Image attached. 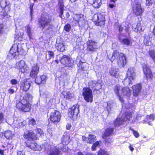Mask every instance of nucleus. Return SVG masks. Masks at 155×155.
<instances>
[{
	"label": "nucleus",
	"instance_id": "8fccbe9b",
	"mask_svg": "<svg viewBox=\"0 0 155 155\" xmlns=\"http://www.w3.org/2000/svg\"><path fill=\"white\" fill-rule=\"evenodd\" d=\"M4 119V117L3 113L0 112V124L3 123Z\"/></svg>",
	"mask_w": 155,
	"mask_h": 155
},
{
	"label": "nucleus",
	"instance_id": "423d86ee",
	"mask_svg": "<svg viewBox=\"0 0 155 155\" xmlns=\"http://www.w3.org/2000/svg\"><path fill=\"white\" fill-rule=\"evenodd\" d=\"M82 95L87 102H92L93 96L91 90L89 87H84L82 90Z\"/></svg>",
	"mask_w": 155,
	"mask_h": 155
},
{
	"label": "nucleus",
	"instance_id": "cd10ccee",
	"mask_svg": "<svg viewBox=\"0 0 155 155\" xmlns=\"http://www.w3.org/2000/svg\"><path fill=\"white\" fill-rule=\"evenodd\" d=\"M122 117L121 119L117 118L114 121V126L116 127H118L120 125L123 124L125 120V118H123Z\"/></svg>",
	"mask_w": 155,
	"mask_h": 155
},
{
	"label": "nucleus",
	"instance_id": "39448f33",
	"mask_svg": "<svg viewBox=\"0 0 155 155\" xmlns=\"http://www.w3.org/2000/svg\"><path fill=\"white\" fill-rule=\"evenodd\" d=\"M23 51V49L21 44H15L13 45L10 51V53L14 58H17L20 54Z\"/></svg>",
	"mask_w": 155,
	"mask_h": 155
},
{
	"label": "nucleus",
	"instance_id": "4be33fe9",
	"mask_svg": "<svg viewBox=\"0 0 155 155\" xmlns=\"http://www.w3.org/2000/svg\"><path fill=\"white\" fill-rule=\"evenodd\" d=\"M48 152L49 155H62L60 150L55 147H51V149Z\"/></svg>",
	"mask_w": 155,
	"mask_h": 155
},
{
	"label": "nucleus",
	"instance_id": "ea45409f",
	"mask_svg": "<svg viewBox=\"0 0 155 155\" xmlns=\"http://www.w3.org/2000/svg\"><path fill=\"white\" fill-rule=\"evenodd\" d=\"M98 155H108L107 152L103 149H101L98 153Z\"/></svg>",
	"mask_w": 155,
	"mask_h": 155
},
{
	"label": "nucleus",
	"instance_id": "4c0bfd02",
	"mask_svg": "<svg viewBox=\"0 0 155 155\" xmlns=\"http://www.w3.org/2000/svg\"><path fill=\"white\" fill-rule=\"evenodd\" d=\"M71 25L69 24H67L64 27V30L67 32H69L71 30Z\"/></svg>",
	"mask_w": 155,
	"mask_h": 155
},
{
	"label": "nucleus",
	"instance_id": "aec40b11",
	"mask_svg": "<svg viewBox=\"0 0 155 155\" xmlns=\"http://www.w3.org/2000/svg\"><path fill=\"white\" fill-rule=\"evenodd\" d=\"M0 6L1 10H3L4 8V10L7 12H9L10 10V6L9 4H7V2L6 0H2L0 2Z\"/></svg>",
	"mask_w": 155,
	"mask_h": 155
},
{
	"label": "nucleus",
	"instance_id": "7c9ffc66",
	"mask_svg": "<svg viewBox=\"0 0 155 155\" xmlns=\"http://www.w3.org/2000/svg\"><path fill=\"white\" fill-rule=\"evenodd\" d=\"M57 44L56 48L58 51L63 52L65 51V47L63 43H58L57 41Z\"/></svg>",
	"mask_w": 155,
	"mask_h": 155
},
{
	"label": "nucleus",
	"instance_id": "a878e982",
	"mask_svg": "<svg viewBox=\"0 0 155 155\" xmlns=\"http://www.w3.org/2000/svg\"><path fill=\"white\" fill-rule=\"evenodd\" d=\"M118 71V69L112 67L109 70V73L111 76L117 78L119 76Z\"/></svg>",
	"mask_w": 155,
	"mask_h": 155
},
{
	"label": "nucleus",
	"instance_id": "c9c22d12",
	"mask_svg": "<svg viewBox=\"0 0 155 155\" xmlns=\"http://www.w3.org/2000/svg\"><path fill=\"white\" fill-rule=\"evenodd\" d=\"M119 39L120 42L124 44L125 45L126 43V37L122 35H120Z\"/></svg>",
	"mask_w": 155,
	"mask_h": 155
},
{
	"label": "nucleus",
	"instance_id": "b1692460",
	"mask_svg": "<svg viewBox=\"0 0 155 155\" xmlns=\"http://www.w3.org/2000/svg\"><path fill=\"white\" fill-rule=\"evenodd\" d=\"M87 1L95 8H99L101 4L100 0H87Z\"/></svg>",
	"mask_w": 155,
	"mask_h": 155
},
{
	"label": "nucleus",
	"instance_id": "412c9836",
	"mask_svg": "<svg viewBox=\"0 0 155 155\" xmlns=\"http://www.w3.org/2000/svg\"><path fill=\"white\" fill-rule=\"evenodd\" d=\"M134 106L133 105H130V106L127 107V110H127V121L130 120L132 119V114L133 113L134 110L133 108Z\"/></svg>",
	"mask_w": 155,
	"mask_h": 155
},
{
	"label": "nucleus",
	"instance_id": "9b49d317",
	"mask_svg": "<svg viewBox=\"0 0 155 155\" xmlns=\"http://www.w3.org/2000/svg\"><path fill=\"white\" fill-rule=\"evenodd\" d=\"M61 64L64 65L66 66L71 67L73 64V61L72 58L67 55H63L60 59Z\"/></svg>",
	"mask_w": 155,
	"mask_h": 155
},
{
	"label": "nucleus",
	"instance_id": "c756f323",
	"mask_svg": "<svg viewBox=\"0 0 155 155\" xmlns=\"http://www.w3.org/2000/svg\"><path fill=\"white\" fill-rule=\"evenodd\" d=\"M96 137L95 135L91 134H89L87 137V143L91 144L95 142L96 140Z\"/></svg>",
	"mask_w": 155,
	"mask_h": 155
},
{
	"label": "nucleus",
	"instance_id": "c03bdc74",
	"mask_svg": "<svg viewBox=\"0 0 155 155\" xmlns=\"http://www.w3.org/2000/svg\"><path fill=\"white\" fill-rule=\"evenodd\" d=\"M88 84L89 87L94 88L96 85V81H89Z\"/></svg>",
	"mask_w": 155,
	"mask_h": 155
},
{
	"label": "nucleus",
	"instance_id": "7ed1b4c3",
	"mask_svg": "<svg viewBox=\"0 0 155 155\" xmlns=\"http://www.w3.org/2000/svg\"><path fill=\"white\" fill-rule=\"evenodd\" d=\"M92 20L96 22L95 24L97 26L104 27L105 25V19L104 15L101 13L94 14Z\"/></svg>",
	"mask_w": 155,
	"mask_h": 155
},
{
	"label": "nucleus",
	"instance_id": "49530a36",
	"mask_svg": "<svg viewBox=\"0 0 155 155\" xmlns=\"http://www.w3.org/2000/svg\"><path fill=\"white\" fill-rule=\"evenodd\" d=\"M36 124L35 120L33 119H31L29 120L28 124L30 125L33 126Z\"/></svg>",
	"mask_w": 155,
	"mask_h": 155
},
{
	"label": "nucleus",
	"instance_id": "338daca9",
	"mask_svg": "<svg viewBox=\"0 0 155 155\" xmlns=\"http://www.w3.org/2000/svg\"><path fill=\"white\" fill-rule=\"evenodd\" d=\"M152 32L153 35L155 37V24L153 25Z\"/></svg>",
	"mask_w": 155,
	"mask_h": 155
},
{
	"label": "nucleus",
	"instance_id": "603ef678",
	"mask_svg": "<svg viewBox=\"0 0 155 155\" xmlns=\"http://www.w3.org/2000/svg\"><path fill=\"white\" fill-rule=\"evenodd\" d=\"M34 5V4L33 3H31L30 5V14L31 17L32 16V12L33 11V8Z\"/></svg>",
	"mask_w": 155,
	"mask_h": 155
},
{
	"label": "nucleus",
	"instance_id": "1a4fd4ad",
	"mask_svg": "<svg viewBox=\"0 0 155 155\" xmlns=\"http://www.w3.org/2000/svg\"><path fill=\"white\" fill-rule=\"evenodd\" d=\"M61 117L60 112L58 111L54 110L51 113L50 118L52 122L56 124L60 121Z\"/></svg>",
	"mask_w": 155,
	"mask_h": 155
},
{
	"label": "nucleus",
	"instance_id": "0e129e2a",
	"mask_svg": "<svg viewBox=\"0 0 155 155\" xmlns=\"http://www.w3.org/2000/svg\"><path fill=\"white\" fill-rule=\"evenodd\" d=\"M14 90L13 89H10L8 90V92L10 94H12L14 93Z\"/></svg>",
	"mask_w": 155,
	"mask_h": 155
},
{
	"label": "nucleus",
	"instance_id": "e433bc0d",
	"mask_svg": "<svg viewBox=\"0 0 155 155\" xmlns=\"http://www.w3.org/2000/svg\"><path fill=\"white\" fill-rule=\"evenodd\" d=\"M31 29V28L28 25L26 28V32L30 39L32 38V33Z\"/></svg>",
	"mask_w": 155,
	"mask_h": 155
},
{
	"label": "nucleus",
	"instance_id": "13d9d810",
	"mask_svg": "<svg viewBox=\"0 0 155 155\" xmlns=\"http://www.w3.org/2000/svg\"><path fill=\"white\" fill-rule=\"evenodd\" d=\"M17 122H18V124H17V126L19 127H21L22 126V120L21 121L20 120H17Z\"/></svg>",
	"mask_w": 155,
	"mask_h": 155
},
{
	"label": "nucleus",
	"instance_id": "0eeeda50",
	"mask_svg": "<svg viewBox=\"0 0 155 155\" xmlns=\"http://www.w3.org/2000/svg\"><path fill=\"white\" fill-rule=\"evenodd\" d=\"M127 73V81L128 83V85H130L133 84L132 81L135 78V73L134 72V68L130 67L128 69Z\"/></svg>",
	"mask_w": 155,
	"mask_h": 155
},
{
	"label": "nucleus",
	"instance_id": "72a5a7b5",
	"mask_svg": "<svg viewBox=\"0 0 155 155\" xmlns=\"http://www.w3.org/2000/svg\"><path fill=\"white\" fill-rule=\"evenodd\" d=\"M148 53L150 56L155 63V50H150L148 51Z\"/></svg>",
	"mask_w": 155,
	"mask_h": 155
},
{
	"label": "nucleus",
	"instance_id": "f257e3e1",
	"mask_svg": "<svg viewBox=\"0 0 155 155\" xmlns=\"http://www.w3.org/2000/svg\"><path fill=\"white\" fill-rule=\"evenodd\" d=\"M54 20V18L48 13L42 14L38 21L40 27L43 29H52L53 25L50 24V23Z\"/></svg>",
	"mask_w": 155,
	"mask_h": 155
},
{
	"label": "nucleus",
	"instance_id": "5fc2aeb1",
	"mask_svg": "<svg viewBox=\"0 0 155 155\" xmlns=\"http://www.w3.org/2000/svg\"><path fill=\"white\" fill-rule=\"evenodd\" d=\"M132 42L131 39L127 38V45L131 46Z\"/></svg>",
	"mask_w": 155,
	"mask_h": 155
},
{
	"label": "nucleus",
	"instance_id": "680f3d73",
	"mask_svg": "<svg viewBox=\"0 0 155 155\" xmlns=\"http://www.w3.org/2000/svg\"><path fill=\"white\" fill-rule=\"evenodd\" d=\"M152 16L153 18L155 20V9L153 10L152 12Z\"/></svg>",
	"mask_w": 155,
	"mask_h": 155
},
{
	"label": "nucleus",
	"instance_id": "473e14b6",
	"mask_svg": "<svg viewBox=\"0 0 155 155\" xmlns=\"http://www.w3.org/2000/svg\"><path fill=\"white\" fill-rule=\"evenodd\" d=\"M64 97L66 99H71L73 97L74 94L69 91H64L63 92Z\"/></svg>",
	"mask_w": 155,
	"mask_h": 155
},
{
	"label": "nucleus",
	"instance_id": "ddd939ff",
	"mask_svg": "<svg viewBox=\"0 0 155 155\" xmlns=\"http://www.w3.org/2000/svg\"><path fill=\"white\" fill-rule=\"evenodd\" d=\"M74 19L77 22L79 27L83 26L85 23V17L82 14L75 15L74 17Z\"/></svg>",
	"mask_w": 155,
	"mask_h": 155
},
{
	"label": "nucleus",
	"instance_id": "f8f14e48",
	"mask_svg": "<svg viewBox=\"0 0 155 155\" xmlns=\"http://www.w3.org/2000/svg\"><path fill=\"white\" fill-rule=\"evenodd\" d=\"M132 94L134 96L137 97L141 93L142 89V84L138 83L133 85L131 87Z\"/></svg>",
	"mask_w": 155,
	"mask_h": 155
},
{
	"label": "nucleus",
	"instance_id": "052dcab7",
	"mask_svg": "<svg viewBox=\"0 0 155 155\" xmlns=\"http://www.w3.org/2000/svg\"><path fill=\"white\" fill-rule=\"evenodd\" d=\"M66 146H64L63 148H62L61 147H58V148L60 149L62 151H64V152H66L67 151V149H66V148L65 147V148H64V147H66Z\"/></svg>",
	"mask_w": 155,
	"mask_h": 155
},
{
	"label": "nucleus",
	"instance_id": "e2e57ef3",
	"mask_svg": "<svg viewBox=\"0 0 155 155\" xmlns=\"http://www.w3.org/2000/svg\"><path fill=\"white\" fill-rule=\"evenodd\" d=\"M129 91L128 92H127V97H130L131 95V91L129 88Z\"/></svg>",
	"mask_w": 155,
	"mask_h": 155
},
{
	"label": "nucleus",
	"instance_id": "69168bd1",
	"mask_svg": "<svg viewBox=\"0 0 155 155\" xmlns=\"http://www.w3.org/2000/svg\"><path fill=\"white\" fill-rule=\"evenodd\" d=\"M129 148L131 151H133L134 150V148L133 147V145L131 144H130L129 147Z\"/></svg>",
	"mask_w": 155,
	"mask_h": 155
},
{
	"label": "nucleus",
	"instance_id": "3c124183",
	"mask_svg": "<svg viewBox=\"0 0 155 155\" xmlns=\"http://www.w3.org/2000/svg\"><path fill=\"white\" fill-rule=\"evenodd\" d=\"M36 133L40 135L43 134V132L40 129H37L35 130Z\"/></svg>",
	"mask_w": 155,
	"mask_h": 155
},
{
	"label": "nucleus",
	"instance_id": "f704fd0d",
	"mask_svg": "<svg viewBox=\"0 0 155 155\" xmlns=\"http://www.w3.org/2000/svg\"><path fill=\"white\" fill-rule=\"evenodd\" d=\"M14 134L10 130H7L5 132V136L7 139H9L13 136Z\"/></svg>",
	"mask_w": 155,
	"mask_h": 155
},
{
	"label": "nucleus",
	"instance_id": "58836bf2",
	"mask_svg": "<svg viewBox=\"0 0 155 155\" xmlns=\"http://www.w3.org/2000/svg\"><path fill=\"white\" fill-rule=\"evenodd\" d=\"M143 43L146 46H149L151 43V42L149 40V39L147 38L146 37H145L144 39Z\"/></svg>",
	"mask_w": 155,
	"mask_h": 155
},
{
	"label": "nucleus",
	"instance_id": "09e8293b",
	"mask_svg": "<svg viewBox=\"0 0 155 155\" xmlns=\"http://www.w3.org/2000/svg\"><path fill=\"white\" fill-rule=\"evenodd\" d=\"M48 55H49L48 59H50L51 58L53 57L54 56V54L53 52L52 51H49L48 52Z\"/></svg>",
	"mask_w": 155,
	"mask_h": 155
},
{
	"label": "nucleus",
	"instance_id": "79ce46f5",
	"mask_svg": "<svg viewBox=\"0 0 155 155\" xmlns=\"http://www.w3.org/2000/svg\"><path fill=\"white\" fill-rule=\"evenodd\" d=\"M131 130L133 132L134 136L135 138H137L140 137V134L137 131L133 129H132Z\"/></svg>",
	"mask_w": 155,
	"mask_h": 155
},
{
	"label": "nucleus",
	"instance_id": "393cba45",
	"mask_svg": "<svg viewBox=\"0 0 155 155\" xmlns=\"http://www.w3.org/2000/svg\"><path fill=\"white\" fill-rule=\"evenodd\" d=\"M70 141V136L67 134L63 135L61 138V142L64 145H67L69 143Z\"/></svg>",
	"mask_w": 155,
	"mask_h": 155
},
{
	"label": "nucleus",
	"instance_id": "5701e85b",
	"mask_svg": "<svg viewBox=\"0 0 155 155\" xmlns=\"http://www.w3.org/2000/svg\"><path fill=\"white\" fill-rule=\"evenodd\" d=\"M24 136L25 138L28 140H30L34 138L35 134L31 130H27L25 132Z\"/></svg>",
	"mask_w": 155,
	"mask_h": 155
},
{
	"label": "nucleus",
	"instance_id": "9d476101",
	"mask_svg": "<svg viewBox=\"0 0 155 155\" xmlns=\"http://www.w3.org/2000/svg\"><path fill=\"white\" fill-rule=\"evenodd\" d=\"M132 10L134 15L137 16H141L144 12L141 4L138 2H137L135 6L133 7Z\"/></svg>",
	"mask_w": 155,
	"mask_h": 155
},
{
	"label": "nucleus",
	"instance_id": "c85d7f7f",
	"mask_svg": "<svg viewBox=\"0 0 155 155\" xmlns=\"http://www.w3.org/2000/svg\"><path fill=\"white\" fill-rule=\"evenodd\" d=\"M113 131L114 129L111 128H109L106 129L105 130L103 135L102 136V138L105 139L107 137L110 136L112 134Z\"/></svg>",
	"mask_w": 155,
	"mask_h": 155
},
{
	"label": "nucleus",
	"instance_id": "6e6552de",
	"mask_svg": "<svg viewBox=\"0 0 155 155\" xmlns=\"http://www.w3.org/2000/svg\"><path fill=\"white\" fill-rule=\"evenodd\" d=\"M142 67L143 72L146 79L147 81L152 80L153 78V75L150 68L145 64Z\"/></svg>",
	"mask_w": 155,
	"mask_h": 155
},
{
	"label": "nucleus",
	"instance_id": "bb28decb",
	"mask_svg": "<svg viewBox=\"0 0 155 155\" xmlns=\"http://www.w3.org/2000/svg\"><path fill=\"white\" fill-rule=\"evenodd\" d=\"M31 83V81L29 80H27L24 81L21 86L23 87L24 91H27L30 88Z\"/></svg>",
	"mask_w": 155,
	"mask_h": 155
},
{
	"label": "nucleus",
	"instance_id": "dca6fc26",
	"mask_svg": "<svg viewBox=\"0 0 155 155\" xmlns=\"http://www.w3.org/2000/svg\"><path fill=\"white\" fill-rule=\"evenodd\" d=\"M16 67L19 71L24 73L26 71L28 68L25 64V62L22 60H21L16 63Z\"/></svg>",
	"mask_w": 155,
	"mask_h": 155
},
{
	"label": "nucleus",
	"instance_id": "a19ab883",
	"mask_svg": "<svg viewBox=\"0 0 155 155\" xmlns=\"http://www.w3.org/2000/svg\"><path fill=\"white\" fill-rule=\"evenodd\" d=\"M99 142L98 141H97L96 142L94 143L92 147H91V150L92 151H94L96 150V147L99 145Z\"/></svg>",
	"mask_w": 155,
	"mask_h": 155
},
{
	"label": "nucleus",
	"instance_id": "bf43d9fd",
	"mask_svg": "<svg viewBox=\"0 0 155 155\" xmlns=\"http://www.w3.org/2000/svg\"><path fill=\"white\" fill-rule=\"evenodd\" d=\"M82 139L83 141L87 143V137L84 136H82Z\"/></svg>",
	"mask_w": 155,
	"mask_h": 155
},
{
	"label": "nucleus",
	"instance_id": "4468645a",
	"mask_svg": "<svg viewBox=\"0 0 155 155\" xmlns=\"http://www.w3.org/2000/svg\"><path fill=\"white\" fill-rule=\"evenodd\" d=\"M79 105L77 104L73 106L70 109H69L68 114V116L70 118H72L74 115H77L79 113Z\"/></svg>",
	"mask_w": 155,
	"mask_h": 155
},
{
	"label": "nucleus",
	"instance_id": "a211bd4d",
	"mask_svg": "<svg viewBox=\"0 0 155 155\" xmlns=\"http://www.w3.org/2000/svg\"><path fill=\"white\" fill-rule=\"evenodd\" d=\"M39 66L37 64H34L32 67L31 71L30 72V76L33 78H36L39 72Z\"/></svg>",
	"mask_w": 155,
	"mask_h": 155
},
{
	"label": "nucleus",
	"instance_id": "de8ad7c7",
	"mask_svg": "<svg viewBox=\"0 0 155 155\" xmlns=\"http://www.w3.org/2000/svg\"><path fill=\"white\" fill-rule=\"evenodd\" d=\"M36 78L35 82L37 84H39L42 82L41 77H37V76Z\"/></svg>",
	"mask_w": 155,
	"mask_h": 155
},
{
	"label": "nucleus",
	"instance_id": "37998d69",
	"mask_svg": "<svg viewBox=\"0 0 155 155\" xmlns=\"http://www.w3.org/2000/svg\"><path fill=\"white\" fill-rule=\"evenodd\" d=\"M155 1L153 0H146V5L148 6H151L154 3Z\"/></svg>",
	"mask_w": 155,
	"mask_h": 155
},
{
	"label": "nucleus",
	"instance_id": "f03ea898",
	"mask_svg": "<svg viewBox=\"0 0 155 155\" xmlns=\"http://www.w3.org/2000/svg\"><path fill=\"white\" fill-rule=\"evenodd\" d=\"M32 96L30 94L27 93L25 94V98L17 104V108L20 110L24 112L29 111L31 105L29 101L32 100Z\"/></svg>",
	"mask_w": 155,
	"mask_h": 155
},
{
	"label": "nucleus",
	"instance_id": "774afa93",
	"mask_svg": "<svg viewBox=\"0 0 155 155\" xmlns=\"http://www.w3.org/2000/svg\"><path fill=\"white\" fill-rule=\"evenodd\" d=\"M4 28V25L3 24H0V33L2 31Z\"/></svg>",
	"mask_w": 155,
	"mask_h": 155
},
{
	"label": "nucleus",
	"instance_id": "6e6d98bb",
	"mask_svg": "<svg viewBox=\"0 0 155 155\" xmlns=\"http://www.w3.org/2000/svg\"><path fill=\"white\" fill-rule=\"evenodd\" d=\"M58 4L60 6V9H63L64 5L61 1H59L58 3Z\"/></svg>",
	"mask_w": 155,
	"mask_h": 155
},
{
	"label": "nucleus",
	"instance_id": "a18cd8bd",
	"mask_svg": "<svg viewBox=\"0 0 155 155\" xmlns=\"http://www.w3.org/2000/svg\"><path fill=\"white\" fill-rule=\"evenodd\" d=\"M101 86L102 85L100 83L96 82V85L94 88L95 90H98L101 88Z\"/></svg>",
	"mask_w": 155,
	"mask_h": 155
},
{
	"label": "nucleus",
	"instance_id": "f3484780",
	"mask_svg": "<svg viewBox=\"0 0 155 155\" xmlns=\"http://www.w3.org/2000/svg\"><path fill=\"white\" fill-rule=\"evenodd\" d=\"M87 49L90 51H95L97 49V43L94 41L89 40L87 42Z\"/></svg>",
	"mask_w": 155,
	"mask_h": 155
},
{
	"label": "nucleus",
	"instance_id": "2eb2a0df",
	"mask_svg": "<svg viewBox=\"0 0 155 155\" xmlns=\"http://www.w3.org/2000/svg\"><path fill=\"white\" fill-rule=\"evenodd\" d=\"M125 90V87H123L119 85L116 86L114 88V91L117 95L119 96V100L122 103L124 102V101L120 97V94L124 95V92Z\"/></svg>",
	"mask_w": 155,
	"mask_h": 155
},
{
	"label": "nucleus",
	"instance_id": "6ab92c4d",
	"mask_svg": "<svg viewBox=\"0 0 155 155\" xmlns=\"http://www.w3.org/2000/svg\"><path fill=\"white\" fill-rule=\"evenodd\" d=\"M26 146L27 147H30L31 150L35 151H40L41 150V146L38 145L34 141L30 143L28 142H27Z\"/></svg>",
	"mask_w": 155,
	"mask_h": 155
},
{
	"label": "nucleus",
	"instance_id": "2f4dec72",
	"mask_svg": "<svg viewBox=\"0 0 155 155\" xmlns=\"http://www.w3.org/2000/svg\"><path fill=\"white\" fill-rule=\"evenodd\" d=\"M155 119L154 115L153 114H150L149 115H147L146 116L145 119L143 120V123H147L149 120H150L153 121Z\"/></svg>",
	"mask_w": 155,
	"mask_h": 155
},
{
	"label": "nucleus",
	"instance_id": "864d4df0",
	"mask_svg": "<svg viewBox=\"0 0 155 155\" xmlns=\"http://www.w3.org/2000/svg\"><path fill=\"white\" fill-rule=\"evenodd\" d=\"M41 80L43 83L45 82L47 77L45 75H42L41 77Z\"/></svg>",
	"mask_w": 155,
	"mask_h": 155
},
{
	"label": "nucleus",
	"instance_id": "20e7f679",
	"mask_svg": "<svg viewBox=\"0 0 155 155\" xmlns=\"http://www.w3.org/2000/svg\"><path fill=\"white\" fill-rule=\"evenodd\" d=\"M115 59L119 60L120 63L123 65V67L126 65V58L123 53H119L117 51H114L110 59L113 62Z\"/></svg>",
	"mask_w": 155,
	"mask_h": 155
},
{
	"label": "nucleus",
	"instance_id": "4d7b16f0",
	"mask_svg": "<svg viewBox=\"0 0 155 155\" xmlns=\"http://www.w3.org/2000/svg\"><path fill=\"white\" fill-rule=\"evenodd\" d=\"M11 83L12 84H16L18 83L17 81L15 79H12L10 81Z\"/></svg>",
	"mask_w": 155,
	"mask_h": 155
}]
</instances>
